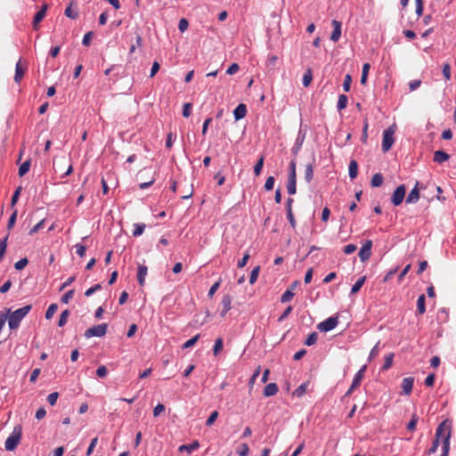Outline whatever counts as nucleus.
<instances>
[{
    "label": "nucleus",
    "instance_id": "nucleus-2",
    "mask_svg": "<svg viewBox=\"0 0 456 456\" xmlns=\"http://www.w3.org/2000/svg\"><path fill=\"white\" fill-rule=\"evenodd\" d=\"M31 309V305H27L13 312H12L10 308H6L4 314H8L7 320L10 330H17L20 324V322L30 312Z\"/></svg>",
    "mask_w": 456,
    "mask_h": 456
},
{
    "label": "nucleus",
    "instance_id": "nucleus-3",
    "mask_svg": "<svg viewBox=\"0 0 456 456\" xmlns=\"http://www.w3.org/2000/svg\"><path fill=\"white\" fill-rule=\"evenodd\" d=\"M22 436V428L20 425H16L13 428L12 434L7 437L4 446L7 451H13L16 449L20 442Z\"/></svg>",
    "mask_w": 456,
    "mask_h": 456
},
{
    "label": "nucleus",
    "instance_id": "nucleus-37",
    "mask_svg": "<svg viewBox=\"0 0 456 456\" xmlns=\"http://www.w3.org/2000/svg\"><path fill=\"white\" fill-rule=\"evenodd\" d=\"M145 227H146V225L144 224H134L133 235L134 237L142 235L145 230Z\"/></svg>",
    "mask_w": 456,
    "mask_h": 456
},
{
    "label": "nucleus",
    "instance_id": "nucleus-62",
    "mask_svg": "<svg viewBox=\"0 0 456 456\" xmlns=\"http://www.w3.org/2000/svg\"><path fill=\"white\" fill-rule=\"evenodd\" d=\"M94 36V32L93 31H89L87 32L84 37H83V41H82V44L86 46H88L90 45V43H91V39Z\"/></svg>",
    "mask_w": 456,
    "mask_h": 456
},
{
    "label": "nucleus",
    "instance_id": "nucleus-58",
    "mask_svg": "<svg viewBox=\"0 0 456 456\" xmlns=\"http://www.w3.org/2000/svg\"><path fill=\"white\" fill-rule=\"evenodd\" d=\"M189 27V22L186 19L182 18L178 23V28L181 32H184Z\"/></svg>",
    "mask_w": 456,
    "mask_h": 456
},
{
    "label": "nucleus",
    "instance_id": "nucleus-6",
    "mask_svg": "<svg viewBox=\"0 0 456 456\" xmlns=\"http://www.w3.org/2000/svg\"><path fill=\"white\" fill-rule=\"evenodd\" d=\"M395 129L394 126H389L383 132V140H382V151L384 152L388 151L392 145L394 144L395 138Z\"/></svg>",
    "mask_w": 456,
    "mask_h": 456
},
{
    "label": "nucleus",
    "instance_id": "nucleus-27",
    "mask_svg": "<svg viewBox=\"0 0 456 456\" xmlns=\"http://www.w3.org/2000/svg\"><path fill=\"white\" fill-rule=\"evenodd\" d=\"M365 281H366V276H362V277L359 278L357 280V281L353 285V287L351 289V294L357 293L361 289L362 285L364 284Z\"/></svg>",
    "mask_w": 456,
    "mask_h": 456
},
{
    "label": "nucleus",
    "instance_id": "nucleus-7",
    "mask_svg": "<svg viewBox=\"0 0 456 456\" xmlns=\"http://www.w3.org/2000/svg\"><path fill=\"white\" fill-rule=\"evenodd\" d=\"M406 187L404 184L399 185L392 194L391 202L394 206L401 205L405 198Z\"/></svg>",
    "mask_w": 456,
    "mask_h": 456
},
{
    "label": "nucleus",
    "instance_id": "nucleus-9",
    "mask_svg": "<svg viewBox=\"0 0 456 456\" xmlns=\"http://www.w3.org/2000/svg\"><path fill=\"white\" fill-rule=\"evenodd\" d=\"M372 240H367L361 248L358 256L362 262H365L370 259L371 256Z\"/></svg>",
    "mask_w": 456,
    "mask_h": 456
},
{
    "label": "nucleus",
    "instance_id": "nucleus-1",
    "mask_svg": "<svg viewBox=\"0 0 456 456\" xmlns=\"http://www.w3.org/2000/svg\"><path fill=\"white\" fill-rule=\"evenodd\" d=\"M451 436L452 422L449 419H444L436 428V436L442 437L443 442L441 456H448L449 454Z\"/></svg>",
    "mask_w": 456,
    "mask_h": 456
},
{
    "label": "nucleus",
    "instance_id": "nucleus-32",
    "mask_svg": "<svg viewBox=\"0 0 456 456\" xmlns=\"http://www.w3.org/2000/svg\"><path fill=\"white\" fill-rule=\"evenodd\" d=\"M264 161H265V157L262 155L259 158V159L256 161V163L254 167V174L256 176H258L261 174V171L264 167Z\"/></svg>",
    "mask_w": 456,
    "mask_h": 456
},
{
    "label": "nucleus",
    "instance_id": "nucleus-52",
    "mask_svg": "<svg viewBox=\"0 0 456 456\" xmlns=\"http://www.w3.org/2000/svg\"><path fill=\"white\" fill-rule=\"evenodd\" d=\"M192 104L190 102L184 103L183 106V116L184 118H189L191 113Z\"/></svg>",
    "mask_w": 456,
    "mask_h": 456
},
{
    "label": "nucleus",
    "instance_id": "nucleus-56",
    "mask_svg": "<svg viewBox=\"0 0 456 456\" xmlns=\"http://www.w3.org/2000/svg\"><path fill=\"white\" fill-rule=\"evenodd\" d=\"M217 417H218V412H217L216 411H214L210 414V416L208 417V419H207V421H206V425H207L208 427L212 426V425L214 424V422L216 420Z\"/></svg>",
    "mask_w": 456,
    "mask_h": 456
},
{
    "label": "nucleus",
    "instance_id": "nucleus-34",
    "mask_svg": "<svg viewBox=\"0 0 456 456\" xmlns=\"http://www.w3.org/2000/svg\"><path fill=\"white\" fill-rule=\"evenodd\" d=\"M317 339H318V333L314 331L308 335V337L306 338V339L305 341V345L308 346H313L317 342Z\"/></svg>",
    "mask_w": 456,
    "mask_h": 456
},
{
    "label": "nucleus",
    "instance_id": "nucleus-30",
    "mask_svg": "<svg viewBox=\"0 0 456 456\" xmlns=\"http://www.w3.org/2000/svg\"><path fill=\"white\" fill-rule=\"evenodd\" d=\"M393 360H394L393 353H390L387 355H386L384 364L381 368L382 370H387L388 369H390L393 365Z\"/></svg>",
    "mask_w": 456,
    "mask_h": 456
},
{
    "label": "nucleus",
    "instance_id": "nucleus-20",
    "mask_svg": "<svg viewBox=\"0 0 456 456\" xmlns=\"http://www.w3.org/2000/svg\"><path fill=\"white\" fill-rule=\"evenodd\" d=\"M450 159V155L444 151H436L434 153L433 160L438 164H442Z\"/></svg>",
    "mask_w": 456,
    "mask_h": 456
},
{
    "label": "nucleus",
    "instance_id": "nucleus-38",
    "mask_svg": "<svg viewBox=\"0 0 456 456\" xmlns=\"http://www.w3.org/2000/svg\"><path fill=\"white\" fill-rule=\"evenodd\" d=\"M58 309L57 304L53 303L49 305L45 313V319L50 320L53 318Z\"/></svg>",
    "mask_w": 456,
    "mask_h": 456
},
{
    "label": "nucleus",
    "instance_id": "nucleus-36",
    "mask_svg": "<svg viewBox=\"0 0 456 456\" xmlns=\"http://www.w3.org/2000/svg\"><path fill=\"white\" fill-rule=\"evenodd\" d=\"M223 347H224V344H223L222 338H216L215 341L214 347H213L214 355H217L223 350Z\"/></svg>",
    "mask_w": 456,
    "mask_h": 456
},
{
    "label": "nucleus",
    "instance_id": "nucleus-16",
    "mask_svg": "<svg viewBox=\"0 0 456 456\" xmlns=\"http://www.w3.org/2000/svg\"><path fill=\"white\" fill-rule=\"evenodd\" d=\"M419 200V182L416 183L414 188L406 197V203H416Z\"/></svg>",
    "mask_w": 456,
    "mask_h": 456
},
{
    "label": "nucleus",
    "instance_id": "nucleus-48",
    "mask_svg": "<svg viewBox=\"0 0 456 456\" xmlns=\"http://www.w3.org/2000/svg\"><path fill=\"white\" fill-rule=\"evenodd\" d=\"M17 218V210H14L11 215L8 223H7V230L10 231L13 228Z\"/></svg>",
    "mask_w": 456,
    "mask_h": 456
},
{
    "label": "nucleus",
    "instance_id": "nucleus-46",
    "mask_svg": "<svg viewBox=\"0 0 456 456\" xmlns=\"http://www.w3.org/2000/svg\"><path fill=\"white\" fill-rule=\"evenodd\" d=\"M28 263V258L23 257L14 264V268L18 271L22 270L23 268H25L27 266Z\"/></svg>",
    "mask_w": 456,
    "mask_h": 456
},
{
    "label": "nucleus",
    "instance_id": "nucleus-14",
    "mask_svg": "<svg viewBox=\"0 0 456 456\" xmlns=\"http://www.w3.org/2000/svg\"><path fill=\"white\" fill-rule=\"evenodd\" d=\"M148 273V267L145 265H139L137 267V281L141 287L145 284V277Z\"/></svg>",
    "mask_w": 456,
    "mask_h": 456
},
{
    "label": "nucleus",
    "instance_id": "nucleus-19",
    "mask_svg": "<svg viewBox=\"0 0 456 456\" xmlns=\"http://www.w3.org/2000/svg\"><path fill=\"white\" fill-rule=\"evenodd\" d=\"M279 391V387L276 383H269L264 388V395L266 397L276 395Z\"/></svg>",
    "mask_w": 456,
    "mask_h": 456
},
{
    "label": "nucleus",
    "instance_id": "nucleus-64",
    "mask_svg": "<svg viewBox=\"0 0 456 456\" xmlns=\"http://www.w3.org/2000/svg\"><path fill=\"white\" fill-rule=\"evenodd\" d=\"M107 373L108 370L104 365L98 367V369L96 370V375L99 378H104L107 375Z\"/></svg>",
    "mask_w": 456,
    "mask_h": 456
},
{
    "label": "nucleus",
    "instance_id": "nucleus-25",
    "mask_svg": "<svg viewBox=\"0 0 456 456\" xmlns=\"http://www.w3.org/2000/svg\"><path fill=\"white\" fill-rule=\"evenodd\" d=\"M30 166H31L30 159H27L24 163H22L19 168V172H18L19 176H20V177L24 176L29 171Z\"/></svg>",
    "mask_w": 456,
    "mask_h": 456
},
{
    "label": "nucleus",
    "instance_id": "nucleus-59",
    "mask_svg": "<svg viewBox=\"0 0 456 456\" xmlns=\"http://www.w3.org/2000/svg\"><path fill=\"white\" fill-rule=\"evenodd\" d=\"M75 248H76V253L79 256L83 257L86 255V246H84L82 244H76Z\"/></svg>",
    "mask_w": 456,
    "mask_h": 456
},
{
    "label": "nucleus",
    "instance_id": "nucleus-26",
    "mask_svg": "<svg viewBox=\"0 0 456 456\" xmlns=\"http://www.w3.org/2000/svg\"><path fill=\"white\" fill-rule=\"evenodd\" d=\"M313 177H314V165H313V163H309L305 166V180L306 181V183H309L313 180Z\"/></svg>",
    "mask_w": 456,
    "mask_h": 456
},
{
    "label": "nucleus",
    "instance_id": "nucleus-61",
    "mask_svg": "<svg viewBox=\"0 0 456 456\" xmlns=\"http://www.w3.org/2000/svg\"><path fill=\"white\" fill-rule=\"evenodd\" d=\"M101 289H102L101 284H95V285H94L93 287L89 288V289L85 292V296H86V297H90V296H92L95 291L100 290Z\"/></svg>",
    "mask_w": 456,
    "mask_h": 456
},
{
    "label": "nucleus",
    "instance_id": "nucleus-42",
    "mask_svg": "<svg viewBox=\"0 0 456 456\" xmlns=\"http://www.w3.org/2000/svg\"><path fill=\"white\" fill-rule=\"evenodd\" d=\"M294 292L291 291V289H287L281 296V303H287V302H289L293 297H294Z\"/></svg>",
    "mask_w": 456,
    "mask_h": 456
},
{
    "label": "nucleus",
    "instance_id": "nucleus-55",
    "mask_svg": "<svg viewBox=\"0 0 456 456\" xmlns=\"http://www.w3.org/2000/svg\"><path fill=\"white\" fill-rule=\"evenodd\" d=\"M303 141H304V136L302 138H300L299 136L297 138L296 143H295L294 147L292 148L293 154H295V155L297 154L298 151L300 150V148L302 146Z\"/></svg>",
    "mask_w": 456,
    "mask_h": 456
},
{
    "label": "nucleus",
    "instance_id": "nucleus-31",
    "mask_svg": "<svg viewBox=\"0 0 456 456\" xmlns=\"http://www.w3.org/2000/svg\"><path fill=\"white\" fill-rule=\"evenodd\" d=\"M8 237L9 233L0 240V262L3 260L6 252Z\"/></svg>",
    "mask_w": 456,
    "mask_h": 456
},
{
    "label": "nucleus",
    "instance_id": "nucleus-11",
    "mask_svg": "<svg viewBox=\"0 0 456 456\" xmlns=\"http://www.w3.org/2000/svg\"><path fill=\"white\" fill-rule=\"evenodd\" d=\"M48 5L46 4H43L40 10L35 14L33 19V28L35 29H38V24L44 20L46 14Z\"/></svg>",
    "mask_w": 456,
    "mask_h": 456
},
{
    "label": "nucleus",
    "instance_id": "nucleus-54",
    "mask_svg": "<svg viewBox=\"0 0 456 456\" xmlns=\"http://www.w3.org/2000/svg\"><path fill=\"white\" fill-rule=\"evenodd\" d=\"M275 179L273 176H269L265 183V191H271L273 189Z\"/></svg>",
    "mask_w": 456,
    "mask_h": 456
},
{
    "label": "nucleus",
    "instance_id": "nucleus-28",
    "mask_svg": "<svg viewBox=\"0 0 456 456\" xmlns=\"http://www.w3.org/2000/svg\"><path fill=\"white\" fill-rule=\"evenodd\" d=\"M307 387H308L307 382L301 384L297 388H296L293 391V395L297 396V397H301L302 395H304L305 394Z\"/></svg>",
    "mask_w": 456,
    "mask_h": 456
},
{
    "label": "nucleus",
    "instance_id": "nucleus-24",
    "mask_svg": "<svg viewBox=\"0 0 456 456\" xmlns=\"http://www.w3.org/2000/svg\"><path fill=\"white\" fill-rule=\"evenodd\" d=\"M383 182H384L383 175L381 173H377L372 176L371 181H370V185L372 187H379L382 185Z\"/></svg>",
    "mask_w": 456,
    "mask_h": 456
},
{
    "label": "nucleus",
    "instance_id": "nucleus-23",
    "mask_svg": "<svg viewBox=\"0 0 456 456\" xmlns=\"http://www.w3.org/2000/svg\"><path fill=\"white\" fill-rule=\"evenodd\" d=\"M348 174L349 177L353 180L358 175V164L357 161L354 159H351L348 167Z\"/></svg>",
    "mask_w": 456,
    "mask_h": 456
},
{
    "label": "nucleus",
    "instance_id": "nucleus-40",
    "mask_svg": "<svg viewBox=\"0 0 456 456\" xmlns=\"http://www.w3.org/2000/svg\"><path fill=\"white\" fill-rule=\"evenodd\" d=\"M312 79H313L312 70L307 69L303 76V80H302L303 86L305 87L308 86L310 85Z\"/></svg>",
    "mask_w": 456,
    "mask_h": 456
},
{
    "label": "nucleus",
    "instance_id": "nucleus-29",
    "mask_svg": "<svg viewBox=\"0 0 456 456\" xmlns=\"http://www.w3.org/2000/svg\"><path fill=\"white\" fill-rule=\"evenodd\" d=\"M69 314L70 312L68 309L61 312L58 322L59 327H63L67 323Z\"/></svg>",
    "mask_w": 456,
    "mask_h": 456
},
{
    "label": "nucleus",
    "instance_id": "nucleus-4",
    "mask_svg": "<svg viewBox=\"0 0 456 456\" xmlns=\"http://www.w3.org/2000/svg\"><path fill=\"white\" fill-rule=\"evenodd\" d=\"M287 191L289 195H294L297 192V173H296V160L295 159H292L289 163Z\"/></svg>",
    "mask_w": 456,
    "mask_h": 456
},
{
    "label": "nucleus",
    "instance_id": "nucleus-51",
    "mask_svg": "<svg viewBox=\"0 0 456 456\" xmlns=\"http://www.w3.org/2000/svg\"><path fill=\"white\" fill-rule=\"evenodd\" d=\"M220 284H221V280H218L217 281H216L212 286L211 288L209 289L208 290V297H212L214 296V294L216 292V290L219 289L220 287Z\"/></svg>",
    "mask_w": 456,
    "mask_h": 456
},
{
    "label": "nucleus",
    "instance_id": "nucleus-22",
    "mask_svg": "<svg viewBox=\"0 0 456 456\" xmlns=\"http://www.w3.org/2000/svg\"><path fill=\"white\" fill-rule=\"evenodd\" d=\"M426 312V297L424 294L420 295L417 300V314L419 315L424 314Z\"/></svg>",
    "mask_w": 456,
    "mask_h": 456
},
{
    "label": "nucleus",
    "instance_id": "nucleus-18",
    "mask_svg": "<svg viewBox=\"0 0 456 456\" xmlns=\"http://www.w3.org/2000/svg\"><path fill=\"white\" fill-rule=\"evenodd\" d=\"M365 370L366 366H363L356 372L352 382V388H356L360 386L363 379Z\"/></svg>",
    "mask_w": 456,
    "mask_h": 456
},
{
    "label": "nucleus",
    "instance_id": "nucleus-57",
    "mask_svg": "<svg viewBox=\"0 0 456 456\" xmlns=\"http://www.w3.org/2000/svg\"><path fill=\"white\" fill-rule=\"evenodd\" d=\"M249 257H250L249 253L248 252L245 253L243 257L240 260H239L237 266L239 268H243L247 265Z\"/></svg>",
    "mask_w": 456,
    "mask_h": 456
},
{
    "label": "nucleus",
    "instance_id": "nucleus-13",
    "mask_svg": "<svg viewBox=\"0 0 456 456\" xmlns=\"http://www.w3.org/2000/svg\"><path fill=\"white\" fill-rule=\"evenodd\" d=\"M232 301V297L230 295H224L223 297L222 301H221L222 311L220 312V315L222 317H224L226 315V314L228 313V311L231 309Z\"/></svg>",
    "mask_w": 456,
    "mask_h": 456
},
{
    "label": "nucleus",
    "instance_id": "nucleus-60",
    "mask_svg": "<svg viewBox=\"0 0 456 456\" xmlns=\"http://www.w3.org/2000/svg\"><path fill=\"white\" fill-rule=\"evenodd\" d=\"M59 397V394L57 392L51 393L47 396V402L53 406L56 403Z\"/></svg>",
    "mask_w": 456,
    "mask_h": 456
},
{
    "label": "nucleus",
    "instance_id": "nucleus-47",
    "mask_svg": "<svg viewBox=\"0 0 456 456\" xmlns=\"http://www.w3.org/2000/svg\"><path fill=\"white\" fill-rule=\"evenodd\" d=\"M200 336V334H197L194 337H192L191 338H190L189 340H187L183 345V348H189V347H191L192 346H194L195 343L199 340Z\"/></svg>",
    "mask_w": 456,
    "mask_h": 456
},
{
    "label": "nucleus",
    "instance_id": "nucleus-53",
    "mask_svg": "<svg viewBox=\"0 0 456 456\" xmlns=\"http://www.w3.org/2000/svg\"><path fill=\"white\" fill-rule=\"evenodd\" d=\"M20 191H21V187L19 186L13 192L12 196V200H11V206L13 207L18 200H19V197H20Z\"/></svg>",
    "mask_w": 456,
    "mask_h": 456
},
{
    "label": "nucleus",
    "instance_id": "nucleus-45",
    "mask_svg": "<svg viewBox=\"0 0 456 456\" xmlns=\"http://www.w3.org/2000/svg\"><path fill=\"white\" fill-rule=\"evenodd\" d=\"M74 289H70L69 291H67L61 298V302L63 303V304H68L69 302L70 299L73 298L74 297Z\"/></svg>",
    "mask_w": 456,
    "mask_h": 456
},
{
    "label": "nucleus",
    "instance_id": "nucleus-35",
    "mask_svg": "<svg viewBox=\"0 0 456 456\" xmlns=\"http://www.w3.org/2000/svg\"><path fill=\"white\" fill-rule=\"evenodd\" d=\"M370 69V65L369 63H364L362 66V77H361V84L365 85L369 74V70Z\"/></svg>",
    "mask_w": 456,
    "mask_h": 456
},
{
    "label": "nucleus",
    "instance_id": "nucleus-43",
    "mask_svg": "<svg viewBox=\"0 0 456 456\" xmlns=\"http://www.w3.org/2000/svg\"><path fill=\"white\" fill-rule=\"evenodd\" d=\"M259 272H260V266H256L252 271H251V273H250V276H249V283L250 284H254L256 280H257V277L259 275Z\"/></svg>",
    "mask_w": 456,
    "mask_h": 456
},
{
    "label": "nucleus",
    "instance_id": "nucleus-50",
    "mask_svg": "<svg viewBox=\"0 0 456 456\" xmlns=\"http://www.w3.org/2000/svg\"><path fill=\"white\" fill-rule=\"evenodd\" d=\"M443 75L446 81L451 79V66L449 63H444L443 66Z\"/></svg>",
    "mask_w": 456,
    "mask_h": 456
},
{
    "label": "nucleus",
    "instance_id": "nucleus-33",
    "mask_svg": "<svg viewBox=\"0 0 456 456\" xmlns=\"http://www.w3.org/2000/svg\"><path fill=\"white\" fill-rule=\"evenodd\" d=\"M347 102H348L347 96L345 94H340L338 96V105H337L338 110H342L346 109V105H347Z\"/></svg>",
    "mask_w": 456,
    "mask_h": 456
},
{
    "label": "nucleus",
    "instance_id": "nucleus-44",
    "mask_svg": "<svg viewBox=\"0 0 456 456\" xmlns=\"http://www.w3.org/2000/svg\"><path fill=\"white\" fill-rule=\"evenodd\" d=\"M440 439H442V437H437L436 436V438L434 439L431 447L428 450V454H433L436 452L440 444Z\"/></svg>",
    "mask_w": 456,
    "mask_h": 456
},
{
    "label": "nucleus",
    "instance_id": "nucleus-10",
    "mask_svg": "<svg viewBox=\"0 0 456 456\" xmlns=\"http://www.w3.org/2000/svg\"><path fill=\"white\" fill-rule=\"evenodd\" d=\"M27 69V65L26 63H23L22 62V60L20 59L16 65H15V75H14V81L17 83V84H20V82L21 81V79L23 78V76L25 74V71Z\"/></svg>",
    "mask_w": 456,
    "mask_h": 456
},
{
    "label": "nucleus",
    "instance_id": "nucleus-5",
    "mask_svg": "<svg viewBox=\"0 0 456 456\" xmlns=\"http://www.w3.org/2000/svg\"><path fill=\"white\" fill-rule=\"evenodd\" d=\"M108 330V324L107 323H101L98 325H94L89 329H87L85 332V337L86 338H90L93 337H103L106 335Z\"/></svg>",
    "mask_w": 456,
    "mask_h": 456
},
{
    "label": "nucleus",
    "instance_id": "nucleus-39",
    "mask_svg": "<svg viewBox=\"0 0 456 456\" xmlns=\"http://www.w3.org/2000/svg\"><path fill=\"white\" fill-rule=\"evenodd\" d=\"M236 452L240 456H248L249 448H248V444L244 443V444H240V446L236 450Z\"/></svg>",
    "mask_w": 456,
    "mask_h": 456
},
{
    "label": "nucleus",
    "instance_id": "nucleus-63",
    "mask_svg": "<svg viewBox=\"0 0 456 456\" xmlns=\"http://www.w3.org/2000/svg\"><path fill=\"white\" fill-rule=\"evenodd\" d=\"M356 245L354 244H347L344 247L343 251L345 254L349 255L354 253L356 250Z\"/></svg>",
    "mask_w": 456,
    "mask_h": 456
},
{
    "label": "nucleus",
    "instance_id": "nucleus-21",
    "mask_svg": "<svg viewBox=\"0 0 456 456\" xmlns=\"http://www.w3.org/2000/svg\"><path fill=\"white\" fill-rule=\"evenodd\" d=\"M200 447V443L195 440L193 441L191 444H183L181 446H179V452H186L187 453H191L192 452H194L195 450H197L198 448Z\"/></svg>",
    "mask_w": 456,
    "mask_h": 456
},
{
    "label": "nucleus",
    "instance_id": "nucleus-17",
    "mask_svg": "<svg viewBox=\"0 0 456 456\" xmlns=\"http://www.w3.org/2000/svg\"><path fill=\"white\" fill-rule=\"evenodd\" d=\"M247 114V107L244 103H240L233 110L234 119L240 120L245 118Z\"/></svg>",
    "mask_w": 456,
    "mask_h": 456
},
{
    "label": "nucleus",
    "instance_id": "nucleus-8",
    "mask_svg": "<svg viewBox=\"0 0 456 456\" xmlns=\"http://www.w3.org/2000/svg\"><path fill=\"white\" fill-rule=\"evenodd\" d=\"M338 323V316H331V317L327 318L325 321L320 322L317 325V328L320 331L328 332V331L335 329L337 327Z\"/></svg>",
    "mask_w": 456,
    "mask_h": 456
},
{
    "label": "nucleus",
    "instance_id": "nucleus-15",
    "mask_svg": "<svg viewBox=\"0 0 456 456\" xmlns=\"http://www.w3.org/2000/svg\"><path fill=\"white\" fill-rule=\"evenodd\" d=\"M414 379L412 377L404 378L402 381L403 393L409 395L413 387Z\"/></svg>",
    "mask_w": 456,
    "mask_h": 456
},
{
    "label": "nucleus",
    "instance_id": "nucleus-12",
    "mask_svg": "<svg viewBox=\"0 0 456 456\" xmlns=\"http://www.w3.org/2000/svg\"><path fill=\"white\" fill-rule=\"evenodd\" d=\"M331 24L333 27V31L330 35V40L333 42H338L341 37L342 23L337 20H332Z\"/></svg>",
    "mask_w": 456,
    "mask_h": 456
},
{
    "label": "nucleus",
    "instance_id": "nucleus-49",
    "mask_svg": "<svg viewBox=\"0 0 456 456\" xmlns=\"http://www.w3.org/2000/svg\"><path fill=\"white\" fill-rule=\"evenodd\" d=\"M351 83H352V77L349 74L346 75L344 83H343V89L345 92H349L351 88Z\"/></svg>",
    "mask_w": 456,
    "mask_h": 456
},
{
    "label": "nucleus",
    "instance_id": "nucleus-41",
    "mask_svg": "<svg viewBox=\"0 0 456 456\" xmlns=\"http://www.w3.org/2000/svg\"><path fill=\"white\" fill-rule=\"evenodd\" d=\"M418 420H419V417L417 416V414H415V413L412 414L411 420L407 424V429L411 432L414 431L416 428Z\"/></svg>",
    "mask_w": 456,
    "mask_h": 456
}]
</instances>
